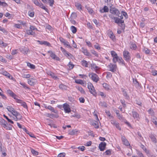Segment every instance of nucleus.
Masks as SVG:
<instances>
[{
	"mask_svg": "<svg viewBox=\"0 0 157 157\" xmlns=\"http://www.w3.org/2000/svg\"><path fill=\"white\" fill-rule=\"evenodd\" d=\"M76 88L81 93L83 94H85V91L81 86H76Z\"/></svg>",
	"mask_w": 157,
	"mask_h": 157,
	"instance_id": "29",
	"label": "nucleus"
},
{
	"mask_svg": "<svg viewBox=\"0 0 157 157\" xmlns=\"http://www.w3.org/2000/svg\"><path fill=\"white\" fill-rule=\"evenodd\" d=\"M28 14L29 16L31 17H33L34 16V12H28Z\"/></svg>",
	"mask_w": 157,
	"mask_h": 157,
	"instance_id": "58",
	"label": "nucleus"
},
{
	"mask_svg": "<svg viewBox=\"0 0 157 157\" xmlns=\"http://www.w3.org/2000/svg\"><path fill=\"white\" fill-rule=\"evenodd\" d=\"M132 116L134 119H136L138 121H139L140 119L139 114L136 112L132 111Z\"/></svg>",
	"mask_w": 157,
	"mask_h": 157,
	"instance_id": "14",
	"label": "nucleus"
},
{
	"mask_svg": "<svg viewBox=\"0 0 157 157\" xmlns=\"http://www.w3.org/2000/svg\"><path fill=\"white\" fill-rule=\"evenodd\" d=\"M7 93L11 96L14 94L13 92L10 90H7Z\"/></svg>",
	"mask_w": 157,
	"mask_h": 157,
	"instance_id": "57",
	"label": "nucleus"
},
{
	"mask_svg": "<svg viewBox=\"0 0 157 157\" xmlns=\"http://www.w3.org/2000/svg\"><path fill=\"white\" fill-rule=\"evenodd\" d=\"M70 29L72 33H75L77 32V28L73 26H71L70 27Z\"/></svg>",
	"mask_w": 157,
	"mask_h": 157,
	"instance_id": "27",
	"label": "nucleus"
},
{
	"mask_svg": "<svg viewBox=\"0 0 157 157\" xmlns=\"http://www.w3.org/2000/svg\"><path fill=\"white\" fill-rule=\"evenodd\" d=\"M17 102L18 103H19L21 104V105L24 108H25L27 109H28V107L26 103L23 101H22L21 100L19 99H17Z\"/></svg>",
	"mask_w": 157,
	"mask_h": 157,
	"instance_id": "12",
	"label": "nucleus"
},
{
	"mask_svg": "<svg viewBox=\"0 0 157 157\" xmlns=\"http://www.w3.org/2000/svg\"><path fill=\"white\" fill-rule=\"evenodd\" d=\"M3 116L8 121V122H10V123L13 124V121H12L11 120L9 119L7 116H6L5 115H3Z\"/></svg>",
	"mask_w": 157,
	"mask_h": 157,
	"instance_id": "51",
	"label": "nucleus"
},
{
	"mask_svg": "<svg viewBox=\"0 0 157 157\" xmlns=\"http://www.w3.org/2000/svg\"><path fill=\"white\" fill-rule=\"evenodd\" d=\"M111 123L115 126L118 123L115 120H111Z\"/></svg>",
	"mask_w": 157,
	"mask_h": 157,
	"instance_id": "56",
	"label": "nucleus"
},
{
	"mask_svg": "<svg viewBox=\"0 0 157 157\" xmlns=\"http://www.w3.org/2000/svg\"><path fill=\"white\" fill-rule=\"evenodd\" d=\"M31 152L34 155H38V152L33 149H32L31 150Z\"/></svg>",
	"mask_w": 157,
	"mask_h": 157,
	"instance_id": "44",
	"label": "nucleus"
},
{
	"mask_svg": "<svg viewBox=\"0 0 157 157\" xmlns=\"http://www.w3.org/2000/svg\"><path fill=\"white\" fill-rule=\"evenodd\" d=\"M113 61L114 63H116L117 62H118L119 63H122V64H124V61L121 57H119L118 55L115 56L113 57Z\"/></svg>",
	"mask_w": 157,
	"mask_h": 157,
	"instance_id": "7",
	"label": "nucleus"
},
{
	"mask_svg": "<svg viewBox=\"0 0 157 157\" xmlns=\"http://www.w3.org/2000/svg\"><path fill=\"white\" fill-rule=\"evenodd\" d=\"M121 140L123 142L124 144L126 146H128L130 145V144L128 141L126 139L125 137L124 136H122L121 137Z\"/></svg>",
	"mask_w": 157,
	"mask_h": 157,
	"instance_id": "18",
	"label": "nucleus"
},
{
	"mask_svg": "<svg viewBox=\"0 0 157 157\" xmlns=\"http://www.w3.org/2000/svg\"><path fill=\"white\" fill-rule=\"evenodd\" d=\"M33 80H35V79L33 78L28 79V83L31 86L34 85L35 84V82L33 81Z\"/></svg>",
	"mask_w": 157,
	"mask_h": 157,
	"instance_id": "22",
	"label": "nucleus"
},
{
	"mask_svg": "<svg viewBox=\"0 0 157 157\" xmlns=\"http://www.w3.org/2000/svg\"><path fill=\"white\" fill-rule=\"evenodd\" d=\"M63 44L65 46L69 48H72L71 46L69 44V42L67 40L65 41Z\"/></svg>",
	"mask_w": 157,
	"mask_h": 157,
	"instance_id": "33",
	"label": "nucleus"
},
{
	"mask_svg": "<svg viewBox=\"0 0 157 157\" xmlns=\"http://www.w3.org/2000/svg\"><path fill=\"white\" fill-rule=\"evenodd\" d=\"M121 14H122V15L126 19L128 18V15L127 14V13L126 12L123 11H122Z\"/></svg>",
	"mask_w": 157,
	"mask_h": 157,
	"instance_id": "48",
	"label": "nucleus"
},
{
	"mask_svg": "<svg viewBox=\"0 0 157 157\" xmlns=\"http://www.w3.org/2000/svg\"><path fill=\"white\" fill-rule=\"evenodd\" d=\"M122 92L124 96L126 98L128 99L129 98V96L127 94V91L125 90H123Z\"/></svg>",
	"mask_w": 157,
	"mask_h": 157,
	"instance_id": "37",
	"label": "nucleus"
},
{
	"mask_svg": "<svg viewBox=\"0 0 157 157\" xmlns=\"http://www.w3.org/2000/svg\"><path fill=\"white\" fill-rule=\"evenodd\" d=\"M37 42L41 45H44L48 46H50L51 44L46 41H40L37 40Z\"/></svg>",
	"mask_w": 157,
	"mask_h": 157,
	"instance_id": "16",
	"label": "nucleus"
},
{
	"mask_svg": "<svg viewBox=\"0 0 157 157\" xmlns=\"http://www.w3.org/2000/svg\"><path fill=\"white\" fill-rule=\"evenodd\" d=\"M26 33L28 35H33L35 34V33L33 32V31L30 30H26Z\"/></svg>",
	"mask_w": 157,
	"mask_h": 157,
	"instance_id": "35",
	"label": "nucleus"
},
{
	"mask_svg": "<svg viewBox=\"0 0 157 157\" xmlns=\"http://www.w3.org/2000/svg\"><path fill=\"white\" fill-rule=\"evenodd\" d=\"M91 53L95 56L96 57L98 56V54L94 50H91Z\"/></svg>",
	"mask_w": 157,
	"mask_h": 157,
	"instance_id": "55",
	"label": "nucleus"
},
{
	"mask_svg": "<svg viewBox=\"0 0 157 157\" xmlns=\"http://www.w3.org/2000/svg\"><path fill=\"white\" fill-rule=\"evenodd\" d=\"M106 143L105 142H101L99 144V148L101 151H103L105 149Z\"/></svg>",
	"mask_w": 157,
	"mask_h": 157,
	"instance_id": "13",
	"label": "nucleus"
},
{
	"mask_svg": "<svg viewBox=\"0 0 157 157\" xmlns=\"http://www.w3.org/2000/svg\"><path fill=\"white\" fill-rule=\"evenodd\" d=\"M150 137L151 138V141L154 143H156L157 142L156 139L155 137V136L152 134H150Z\"/></svg>",
	"mask_w": 157,
	"mask_h": 157,
	"instance_id": "23",
	"label": "nucleus"
},
{
	"mask_svg": "<svg viewBox=\"0 0 157 157\" xmlns=\"http://www.w3.org/2000/svg\"><path fill=\"white\" fill-rule=\"evenodd\" d=\"M61 51L63 52V54L64 55L68 57L69 56H71V54L66 51L64 48H63L62 47H61L60 48Z\"/></svg>",
	"mask_w": 157,
	"mask_h": 157,
	"instance_id": "15",
	"label": "nucleus"
},
{
	"mask_svg": "<svg viewBox=\"0 0 157 157\" xmlns=\"http://www.w3.org/2000/svg\"><path fill=\"white\" fill-rule=\"evenodd\" d=\"M55 113V114H51V116L50 117V118H58L59 117V116L58 114V112L57 113Z\"/></svg>",
	"mask_w": 157,
	"mask_h": 157,
	"instance_id": "38",
	"label": "nucleus"
},
{
	"mask_svg": "<svg viewBox=\"0 0 157 157\" xmlns=\"http://www.w3.org/2000/svg\"><path fill=\"white\" fill-rule=\"evenodd\" d=\"M110 12L112 15H114L118 17H119V15L121 14L120 11L117 9L113 7L112 6L110 7Z\"/></svg>",
	"mask_w": 157,
	"mask_h": 157,
	"instance_id": "4",
	"label": "nucleus"
},
{
	"mask_svg": "<svg viewBox=\"0 0 157 157\" xmlns=\"http://www.w3.org/2000/svg\"><path fill=\"white\" fill-rule=\"evenodd\" d=\"M32 1L36 6L39 7L40 6L41 3L40 2H39L38 0H32Z\"/></svg>",
	"mask_w": 157,
	"mask_h": 157,
	"instance_id": "26",
	"label": "nucleus"
},
{
	"mask_svg": "<svg viewBox=\"0 0 157 157\" xmlns=\"http://www.w3.org/2000/svg\"><path fill=\"white\" fill-rule=\"evenodd\" d=\"M12 114L14 117H17L18 119H21L22 117V116L21 114L15 110L12 113Z\"/></svg>",
	"mask_w": 157,
	"mask_h": 157,
	"instance_id": "17",
	"label": "nucleus"
},
{
	"mask_svg": "<svg viewBox=\"0 0 157 157\" xmlns=\"http://www.w3.org/2000/svg\"><path fill=\"white\" fill-rule=\"evenodd\" d=\"M109 36L112 40L115 39V36L112 32H110L109 33Z\"/></svg>",
	"mask_w": 157,
	"mask_h": 157,
	"instance_id": "34",
	"label": "nucleus"
},
{
	"mask_svg": "<svg viewBox=\"0 0 157 157\" xmlns=\"http://www.w3.org/2000/svg\"><path fill=\"white\" fill-rule=\"evenodd\" d=\"M65 155V153H61L58 155V157H64Z\"/></svg>",
	"mask_w": 157,
	"mask_h": 157,
	"instance_id": "63",
	"label": "nucleus"
},
{
	"mask_svg": "<svg viewBox=\"0 0 157 157\" xmlns=\"http://www.w3.org/2000/svg\"><path fill=\"white\" fill-rule=\"evenodd\" d=\"M89 76L92 80L94 82H97L99 80V78L98 76L94 73H89Z\"/></svg>",
	"mask_w": 157,
	"mask_h": 157,
	"instance_id": "3",
	"label": "nucleus"
},
{
	"mask_svg": "<svg viewBox=\"0 0 157 157\" xmlns=\"http://www.w3.org/2000/svg\"><path fill=\"white\" fill-rule=\"evenodd\" d=\"M78 132V130L76 129H75L70 131L69 134L71 135H74L75 134H77Z\"/></svg>",
	"mask_w": 157,
	"mask_h": 157,
	"instance_id": "24",
	"label": "nucleus"
},
{
	"mask_svg": "<svg viewBox=\"0 0 157 157\" xmlns=\"http://www.w3.org/2000/svg\"><path fill=\"white\" fill-rule=\"evenodd\" d=\"M107 67L109 71L113 72L116 71L117 69V66L116 63H110Z\"/></svg>",
	"mask_w": 157,
	"mask_h": 157,
	"instance_id": "2",
	"label": "nucleus"
},
{
	"mask_svg": "<svg viewBox=\"0 0 157 157\" xmlns=\"http://www.w3.org/2000/svg\"><path fill=\"white\" fill-rule=\"evenodd\" d=\"M47 108V109L49 110L52 112H54L55 113H56L57 112V111L56 110L54 109V108L51 106L49 105L48 106Z\"/></svg>",
	"mask_w": 157,
	"mask_h": 157,
	"instance_id": "25",
	"label": "nucleus"
},
{
	"mask_svg": "<svg viewBox=\"0 0 157 157\" xmlns=\"http://www.w3.org/2000/svg\"><path fill=\"white\" fill-rule=\"evenodd\" d=\"M124 58L127 62H129L131 59V54L127 51L124 50L123 52Z\"/></svg>",
	"mask_w": 157,
	"mask_h": 157,
	"instance_id": "6",
	"label": "nucleus"
},
{
	"mask_svg": "<svg viewBox=\"0 0 157 157\" xmlns=\"http://www.w3.org/2000/svg\"><path fill=\"white\" fill-rule=\"evenodd\" d=\"M152 121L153 122L155 125H157V118L155 117H153L152 118Z\"/></svg>",
	"mask_w": 157,
	"mask_h": 157,
	"instance_id": "47",
	"label": "nucleus"
},
{
	"mask_svg": "<svg viewBox=\"0 0 157 157\" xmlns=\"http://www.w3.org/2000/svg\"><path fill=\"white\" fill-rule=\"evenodd\" d=\"M110 18L114 20V22L117 24H122L124 23V20H122L123 17L122 14L121 16H119L118 17H117L114 16L112 15H110L109 16Z\"/></svg>",
	"mask_w": 157,
	"mask_h": 157,
	"instance_id": "1",
	"label": "nucleus"
},
{
	"mask_svg": "<svg viewBox=\"0 0 157 157\" xmlns=\"http://www.w3.org/2000/svg\"><path fill=\"white\" fill-rule=\"evenodd\" d=\"M81 63L82 64L83 66H85V67H88V63L86 60H83L82 61Z\"/></svg>",
	"mask_w": 157,
	"mask_h": 157,
	"instance_id": "30",
	"label": "nucleus"
},
{
	"mask_svg": "<svg viewBox=\"0 0 157 157\" xmlns=\"http://www.w3.org/2000/svg\"><path fill=\"white\" fill-rule=\"evenodd\" d=\"M69 68L70 70L71 69L73 68L74 65L72 64L71 62H69L68 63Z\"/></svg>",
	"mask_w": 157,
	"mask_h": 157,
	"instance_id": "60",
	"label": "nucleus"
},
{
	"mask_svg": "<svg viewBox=\"0 0 157 157\" xmlns=\"http://www.w3.org/2000/svg\"><path fill=\"white\" fill-rule=\"evenodd\" d=\"M18 53L17 50L15 49L12 51L11 54L13 55H14Z\"/></svg>",
	"mask_w": 157,
	"mask_h": 157,
	"instance_id": "62",
	"label": "nucleus"
},
{
	"mask_svg": "<svg viewBox=\"0 0 157 157\" xmlns=\"http://www.w3.org/2000/svg\"><path fill=\"white\" fill-rule=\"evenodd\" d=\"M140 147L144 150L147 153H149V151H148L146 148L145 147V146L143 145L142 144H141L140 146Z\"/></svg>",
	"mask_w": 157,
	"mask_h": 157,
	"instance_id": "41",
	"label": "nucleus"
},
{
	"mask_svg": "<svg viewBox=\"0 0 157 157\" xmlns=\"http://www.w3.org/2000/svg\"><path fill=\"white\" fill-rule=\"evenodd\" d=\"M106 77L107 78H110L112 77V74L110 72H107Z\"/></svg>",
	"mask_w": 157,
	"mask_h": 157,
	"instance_id": "61",
	"label": "nucleus"
},
{
	"mask_svg": "<svg viewBox=\"0 0 157 157\" xmlns=\"http://www.w3.org/2000/svg\"><path fill=\"white\" fill-rule=\"evenodd\" d=\"M143 51L147 54H149L150 53V50L146 48H144Z\"/></svg>",
	"mask_w": 157,
	"mask_h": 157,
	"instance_id": "45",
	"label": "nucleus"
},
{
	"mask_svg": "<svg viewBox=\"0 0 157 157\" xmlns=\"http://www.w3.org/2000/svg\"><path fill=\"white\" fill-rule=\"evenodd\" d=\"M75 6L79 10H82V5L79 3H77L75 4Z\"/></svg>",
	"mask_w": 157,
	"mask_h": 157,
	"instance_id": "46",
	"label": "nucleus"
},
{
	"mask_svg": "<svg viewBox=\"0 0 157 157\" xmlns=\"http://www.w3.org/2000/svg\"><path fill=\"white\" fill-rule=\"evenodd\" d=\"M86 8L89 13L92 14L93 13L94 11L92 8L89 7H87Z\"/></svg>",
	"mask_w": 157,
	"mask_h": 157,
	"instance_id": "42",
	"label": "nucleus"
},
{
	"mask_svg": "<svg viewBox=\"0 0 157 157\" xmlns=\"http://www.w3.org/2000/svg\"><path fill=\"white\" fill-rule=\"evenodd\" d=\"M20 84L23 87H24L25 89H29V88L28 87L26 84L24 82H20Z\"/></svg>",
	"mask_w": 157,
	"mask_h": 157,
	"instance_id": "31",
	"label": "nucleus"
},
{
	"mask_svg": "<svg viewBox=\"0 0 157 157\" xmlns=\"http://www.w3.org/2000/svg\"><path fill=\"white\" fill-rule=\"evenodd\" d=\"M59 87L60 89L62 90H66L67 88V86L62 84H60Z\"/></svg>",
	"mask_w": 157,
	"mask_h": 157,
	"instance_id": "28",
	"label": "nucleus"
},
{
	"mask_svg": "<svg viewBox=\"0 0 157 157\" xmlns=\"http://www.w3.org/2000/svg\"><path fill=\"white\" fill-rule=\"evenodd\" d=\"M130 48L132 50H135L136 48V46L134 44H132L130 45Z\"/></svg>",
	"mask_w": 157,
	"mask_h": 157,
	"instance_id": "43",
	"label": "nucleus"
},
{
	"mask_svg": "<svg viewBox=\"0 0 157 157\" xmlns=\"http://www.w3.org/2000/svg\"><path fill=\"white\" fill-rule=\"evenodd\" d=\"M137 154L140 157H144L143 155V154L139 151H137Z\"/></svg>",
	"mask_w": 157,
	"mask_h": 157,
	"instance_id": "64",
	"label": "nucleus"
},
{
	"mask_svg": "<svg viewBox=\"0 0 157 157\" xmlns=\"http://www.w3.org/2000/svg\"><path fill=\"white\" fill-rule=\"evenodd\" d=\"M88 88L89 89V91L91 94H92L94 96H96L97 93L96 92V90L94 86L90 82H88Z\"/></svg>",
	"mask_w": 157,
	"mask_h": 157,
	"instance_id": "5",
	"label": "nucleus"
},
{
	"mask_svg": "<svg viewBox=\"0 0 157 157\" xmlns=\"http://www.w3.org/2000/svg\"><path fill=\"white\" fill-rule=\"evenodd\" d=\"M7 109L9 111L11 112L12 113L15 110L14 108L10 106H8L7 108Z\"/></svg>",
	"mask_w": 157,
	"mask_h": 157,
	"instance_id": "36",
	"label": "nucleus"
},
{
	"mask_svg": "<svg viewBox=\"0 0 157 157\" xmlns=\"http://www.w3.org/2000/svg\"><path fill=\"white\" fill-rule=\"evenodd\" d=\"M111 150L109 149L106 151L105 153V155H110L111 154Z\"/></svg>",
	"mask_w": 157,
	"mask_h": 157,
	"instance_id": "54",
	"label": "nucleus"
},
{
	"mask_svg": "<svg viewBox=\"0 0 157 157\" xmlns=\"http://www.w3.org/2000/svg\"><path fill=\"white\" fill-rule=\"evenodd\" d=\"M82 52L85 56H90V52H88L87 49L84 48H82Z\"/></svg>",
	"mask_w": 157,
	"mask_h": 157,
	"instance_id": "21",
	"label": "nucleus"
},
{
	"mask_svg": "<svg viewBox=\"0 0 157 157\" xmlns=\"http://www.w3.org/2000/svg\"><path fill=\"white\" fill-rule=\"evenodd\" d=\"M82 81L83 80L81 79H77L75 80V82L76 83L80 84L83 83H82Z\"/></svg>",
	"mask_w": 157,
	"mask_h": 157,
	"instance_id": "59",
	"label": "nucleus"
},
{
	"mask_svg": "<svg viewBox=\"0 0 157 157\" xmlns=\"http://www.w3.org/2000/svg\"><path fill=\"white\" fill-rule=\"evenodd\" d=\"M39 7H40V8H42L43 10H44L46 12H48V9L45 7L43 4H42V3L40 4V6H39Z\"/></svg>",
	"mask_w": 157,
	"mask_h": 157,
	"instance_id": "40",
	"label": "nucleus"
},
{
	"mask_svg": "<svg viewBox=\"0 0 157 157\" xmlns=\"http://www.w3.org/2000/svg\"><path fill=\"white\" fill-rule=\"evenodd\" d=\"M27 66L31 69H34L35 68V66L34 65L31 64L30 63L28 62L27 63Z\"/></svg>",
	"mask_w": 157,
	"mask_h": 157,
	"instance_id": "39",
	"label": "nucleus"
},
{
	"mask_svg": "<svg viewBox=\"0 0 157 157\" xmlns=\"http://www.w3.org/2000/svg\"><path fill=\"white\" fill-rule=\"evenodd\" d=\"M48 3L51 6H52L54 4V0H48Z\"/></svg>",
	"mask_w": 157,
	"mask_h": 157,
	"instance_id": "50",
	"label": "nucleus"
},
{
	"mask_svg": "<svg viewBox=\"0 0 157 157\" xmlns=\"http://www.w3.org/2000/svg\"><path fill=\"white\" fill-rule=\"evenodd\" d=\"M148 112L151 115L153 116L154 115V112L153 110L151 109H149L148 110Z\"/></svg>",
	"mask_w": 157,
	"mask_h": 157,
	"instance_id": "49",
	"label": "nucleus"
},
{
	"mask_svg": "<svg viewBox=\"0 0 157 157\" xmlns=\"http://www.w3.org/2000/svg\"><path fill=\"white\" fill-rule=\"evenodd\" d=\"M100 12L101 13L108 12L109 11V9L107 6H105L102 8H100Z\"/></svg>",
	"mask_w": 157,
	"mask_h": 157,
	"instance_id": "19",
	"label": "nucleus"
},
{
	"mask_svg": "<svg viewBox=\"0 0 157 157\" xmlns=\"http://www.w3.org/2000/svg\"><path fill=\"white\" fill-rule=\"evenodd\" d=\"M48 52L50 53V56L53 59L57 61H59L60 58L51 51H48Z\"/></svg>",
	"mask_w": 157,
	"mask_h": 157,
	"instance_id": "11",
	"label": "nucleus"
},
{
	"mask_svg": "<svg viewBox=\"0 0 157 157\" xmlns=\"http://www.w3.org/2000/svg\"><path fill=\"white\" fill-rule=\"evenodd\" d=\"M19 49L20 52L25 55L27 54L28 53L30 52L29 49L27 47H22Z\"/></svg>",
	"mask_w": 157,
	"mask_h": 157,
	"instance_id": "10",
	"label": "nucleus"
},
{
	"mask_svg": "<svg viewBox=\"0 0 157 157\" xmlns=\"http://www.w3.org/2000/svg\"><path fill=\"white\" fill-rule=\"evenodd\" d=\"M111 54L113 57L117 55V53L114 51H112L110 52Z\"/></svg>",
	"mask_w": 157,
	"mask_h": 157,
	"instance_id": "52",
	"label": "nucleus"
},
{
	"mask_svg": "<svg viewBox=\"0 0 157 157\" xmlns=\"http://www.w3.org/2000/svg\"><path fill=\"white\" fill-rule=\"evenodd\" d=\"M47 74L48 75L50 76L54 79H56L57 78V76L55 75V74L50 71H48Z\"/></svg>",
	"mask_w": 157,
	"mask_h": 157,
	"instance_id": "20",
	"label": "nucleus"
},
{
	"mask_svg": "<svg viewBox=\"0 0 157 157\" xmlns=\"http://www.w3.org/2000/svg\"><path fill=\"white\" fill-rule=\"evenodd\" d=\"M91 67L92 69H94L96 73H99L100 67L96 66V64L94 63L91 64Z\"/></svg>",
	"mask_w": 157,
	"mask_h": 157,
	"instance_id": "9",
	"label": "nucleus"
},
{
	"mask_svg": "<svg viewBox=\"0 0 157 157\" xmlns=\"http://www.w3.org/2000/svg\"><path fill=\"white\" fill-rule=\"evenodd\" d=\"M103 86L104 88L106 90H108L109 89V85L106 83H103Z\"/></svg>",
	"mask_w": 157,
	"mask_h": 157,
	"instance_id": "32",
	"label": "nucleus"
},
{
	"mask_svg": "<svg viewBox=\"0 0 157 157\" xmlns=\"http://www.w3.org/2000/svg\"><path fill=\"white\" fill-rule=\"evenodd\" d=\"M31 76L29 74H23L22 75V77L25 78H30Z\"/></svg>",
	"mask_w": 157,
	"mask_h": 157,
	"instance_id": "53",
	"label": "nucleus"
},
{
	"mask_svg": "<svg viewBox=\"0 0 157 157\" xmlns=\"http://www.w3.org/2000/svg\"><path fill=\"white\" fill-rule=\"evenodd\" d=\"M63 107L66 113H69L71 112V109L69 105L67 103L64 104L63 105Z\"/></svg>",
	"mask_w": 157,
	"mask_h": 157,
	"instance_id": "8",
	"label": "nucleus"
}]
</instances>
